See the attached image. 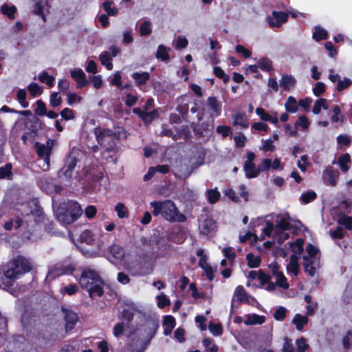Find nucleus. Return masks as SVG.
<instances>
[{
  "label": "nucleus",
  "mask_w": 352,
  "mask_h": 352,
  "mask_svg": "<svg viewBox=\"0 0 352 352\" xmlns=\"http://www.w3.org/2000/svg\"><path fill=\"white\" fill-rule=\"evenodd\" d=\"M78 283L80 287L87 290L91 298L101 297L104 294V280L98 272L90 268H85L80 274Z\"/></svg>",
  "instance_id": "1"
},
{
  "label": "nucleus",
  "mask_w": 352,
  "mask_h": 352,
  "mask_svg": "<svg viewBox=\"0 0 352 352\" xmlns=\"http://www.w3.org/2000/svg\"><path fill=\"white\" fill-rule=\"evenodd\" d=\"M80 205L75 201L67 200L60 203L56 210L57 219L65 224L76 221L82 214Z\"/></svg>",
  "instance_id": "2"
},
{
  "label": "nucleus",
  "mask_w": 352,
  "mask_h": 352,
  "mask_svg": "<svg viewBox=\"0 0 352 352\" xmlns=\"http://www.w3.org/2000/svg\"><path fill=\"white\" fill-rule=\"evenodd\" d=\"M31 270L32 265L30 261L23 256H17L8 263L4 274L11 279H17L19 275L29 272Z\"/></svg>",
  "instance_id": "3"
},
{
  "label": "nucleus",
  "mask_w": 352,
  "mask_h": 352,
  "mask_svg": "<svg viewBox=\"0 0 352 352\" xmlns=\"http://www.w3.org/2000/svg\"><path fill=\"white\" fill-rule=\"evenodd\" d=\"M162 217L170 223H183L186 221V217L181 213L175 204L169 199L164 201Z\"/></svg>",
  "instance_id": "4"
},
{
  "label": "nucleus",
  "mask_w": 352,
  "mask_h": 352,
  "mask_svg": "<svg viewBox=\"0 0 352 352\" xmlns=\"http://www.w3.org/2000/svg\"><path fill=\"white\" fill-rule=\"evenodd\" d=\"M291 16L293 19H296L299 16L302 19H306V14L299 12L296 10H287L285 12L281 11H273L272 14L267 17V22H287L289 16Z\"/></svg>",
  "instance_id": "5"
},
{
  "label": "nucleus",
  "mask_w": 352,
  "mask_h": 352,
  "mask_svg": "<svg viewBox=\"0 0 352 352\" xmlns=\"http://www.w3.org/2000/svg\"><path fill=\"white\" fill-rule=\"evenodd\" d=\"M61 311L64 315L65 321V329L66 332L72 331L76 326L79 320L78 314L70 309L61 307Z\"/></svg>",
  "instance_id": "6"
},
{
  "label": "nucleus",
  "mask_w": 352,
  "mask_h": 352,
  "mask_svg": "<svg viewBox=\"0 0 352 352\" xmlns=\"http://www.w3.org/2000/svg\"><path fill=\"white\" fill-rule=\"evenodd\" d=\"M25 126L30 132L36 135L37 133L43 129L45 124L38 118V116H34L25 120Z\"/></svg>",
  "instance_id": "7"
},
{
  "label": "nucleus",
  "mask_w": 352,
  "mask_h": 352,
  "mask_svg": "<svg viewBox=\"0 0 352 352\" xmlns=\"http://www.w3.org/2000/svg\"><path fill=\"white\" fill-rule=\"evenodd\" d=\"M339 171L334 169L332 166H328L323 173V179L325 182H327L331 186H335L337 184V180L339 177Z\"/></svg>",
  "instance_id": "8"
},
{
  "label": "nucleus",
  "mask_w": 352,
  "mask_h": 352,
  "mask_svg": "<svg viewBox=\"0 0 352 352\" xmlns=\"http://www.w3.org/2000/svg\"><path fill=\"white\" fill-rule=\"evenodd\" d=\"M94 133L96 136L97 142L100 146H102L104 138L105 137L118 138V135H117L114 131L109 129H101L100 127H96L94 129Z\"/></svg>",
  "instance_id": "9"
},
{
  "label": "nucleus",
  "mask_w": 352,
  "mask_h": 352,
  "mask_svg": "<svg viewBox=\"0 0 352 352\" xmlns=\"http://www.w3.org/2000/svg\"><path fill=\"white\" fill-rule=\"evenodd\" d=\"M77 158L74 156H69L65 162L64 166L61 168L63 175L67 178H72L73 172L76 166Z\"/></svg>",
  "instance_id": "10"
},
{
  "label": "nucleus",
  "mask_w": 352,
  "mask_h": 352,
  "mask_svg": "<svg viewBox=\"0 0 352 352\" xmlns=\"http://www.w3.org/2000/svg\"><path fill=\"white\" fill-rule=\"evenodd\" d=\"M70 74L71 77L76 82L78 88H82L88 85L89 82L82 69H77L72 70Z\"/></svg>",
  "instance_id": "11"
},
{
  "label": "nucleus",
  "mask_w": 352,
  "mask_h": 352,
  "mask_svg": "<svg viewBox=\"0 0 352 352\" xmlns=\"http://www.w3.org/2000/svg\"><path fill=\"white\" fill-rule=\"evenodd\" d=\"M280 84L284 91H289L291 89L295 87L296 80L292 75L285 74L282 76Z\"/></svg>",
  "instance_id": "12"
},
{
  "label": "nucleus",
  "mask_w": 352,
  "mask_h": 352,
  "mask_svg": "<svg viewBox=\"0 0 352 352\" xmlns=\"http://www.w3.org/2000/svg\"><path fill=\"white\" fill-rule=\"evenodd\" d=\"M79 241L88 245H94L96 242L95 235L90 230H85L79 236Z\"/></svg>",
  "instance_id": "13"
},
{
  "label": "nucleus",
  "mask_w": 352,
  "mask_h": 352,
  "mask_svg": "<svg viewBox=\"0 0 352 352\" xmlns=\"http://www.w3.org/2000/svg\"><path fill=\"white\" fill-rule=\"evenodd\" d=\"M208 107L214 112L216 116H219L221 113V103L214 96H210L207 99Z\"/></svg>",
  "instance_id": "14"
},
{
  "label": "nucleus",
  "mask_w": 352,
  "mask_h": 352,
  "mask_svg": "<svg viewBox=\"0 0 352 352\" xmlns=\"http://www.w3.org/2000/svg\"><path fill=\"white\" fill-rule=\"evenodd\" d=\"M132 78L135 80L137 86H142L146 85L150 78V74L147 72H134L132 74Z\"/></svg>",
  "instance_id": "15"
},
{
  "label": "nucleus",
  "mask_w": 352,
  "mask_h": 352,
  "mask_svg": "<svg viewBox=\"0 0 352 352\" xmlns=\"http://www.w3.org/2000/svg\"><path fill=\"white\" fill-rule=\"evenodd\" d=\"M298 257L296 254L290 256V261L287 266L288 273H292L295 276L299 273V264L298 263Z\"/></svg>",
  "instance_id": "16"
},
{
  "label": "nucleus",
  "mask_w": 352,
  "mask_h": 352,
  "mask_svg": "<svg viewBox=\"0 0 352 352\" xmlns=\"http://www.w3.org/2000/svg\"><path fill=\"white\" fill-rule=\"evenodd\" d=\"M1 13L6 16L10 20H13L15 18V14L17 11L16 8L12 5L4 3L1 6Z\"/></svg>",
  "instance_id": "17"
},
{
  "label": "nucleus",
  "mask_w": 352,
  "mask_h": 352,
  "mask_svg": "<svg viewBox=\"0 0 352 352\" xmlns=\"http://www.w3.org/2000/svg\"><path fill=\"white\" fill-rule=\"evenodd\" d=\"M340 170L346 173L349 169V164L351 163V157L349 153L342 154L338 160Z\"/></svg>",
  "instance_id": "18"
},
{
  "label": "nucleus",
  "mask_w": 352,
  "mask_h": 352,
  "mask_svg": "<svg viewBox=\"0 0 352 352\" xmlns=\"http://www.w3.org/2000/svg\"><path fill=\"white\" fill-rule=\"evenodd\" d=\"M243 169L247 178H255L259 175L258 167L256 166L254 163L244 164Z\"/></svg>",
  "instance_id": "19"
},
{
  "label": "nucleus",
  "mask_w": 352,
  "mask_h": 352,
  "mask_svg": "<svg viewBox=\"0 0 352 352\" xmlns=\"http://www.w3.org/2000/svg\"><path fill=\"white\" fill-rule=\"evenodd\" d=\"M159 327L158 322L155 320H152L151 322L148 323L146 329H144L146 333V338L152 340L155 336Z\"/></svg>",
  "instance_id": "20"
},
{
  "label": "nucleus",
  "mask_w": 352,
  "mask_h": 352,
  "mask_svg": "<svg viewBox=\"0 0 352 352\" xmlns=\"http://www.w3.org/2000/svg\"><path fill=\"white\" fill-rule=\"evenodd\" d=\"M169 50H170V48H167L166 46L161 44L157 47V52L155 54V57L157 59L161 60L162 61H167L170 59V56L168 54Z\"/></svg>",
  "instance_id": "21"
},
{
  "label": "nucleus",
  "mask_w": 352,
  "mask_h": 352,
  "mask_svg": "<svg viewBox=\"0 0 352 352\" xmlns=\"http://www.w3.org/2000/svg\"><path fill=\"white\" fill-rule=\"evenodd\" d=\"M308 322V318L306 316H301L297 314L294 316L292 323L296 326V328L298 331H301L303 327Z\"/></svg>",
  "instance_id": "22"
},
{
  "label": "nucleus",
  "mask_w": 352,
  "mask_h": 352,
  "mask_svg": "<svg viewBox=\"0 0 352 352\" xmlns=\"http://www.w3.org/2000/svg\"><path fill=\"white\" fill-rule=\"evenodd\" d=\"M99 60L100 63L104 65L107 69L111 70L113 69V65L109 52H104L101 53L99 56Z\"/></svg>",
  "instance_id": "23"
},
{
  "label": "nucleus",
  "mask_w": 352,
  "mask_h": 352,
  "mask_svg": "<svg viewBox=\"0 0 352 352\" xmlns=\"http://www.w3.org/2000/svg\"><path fill=\"white\" fill-rule=\"evenodd\" d=\"M234 295L241 303H248V295L242 285H238L234 290Z\"/></svg>",
  "instance_id": "24"
},
{
  "label": "nucleus",
  "mask_w": 352,
  "mask_h": 352,
  "mask_svg": "<svg viewBox=\"0 0 352 352\" xmlns=\"http://www.w3.org/2000/svg\"><path fill=\"white\" fill-rule=\"evenodd\" d=\"M34 147L36 148V154L39 157L46 155L47 154H51L52 146H45L43 144H40L39 142H36L34 144Z\"/></svg>",
  "instance_id": "25"
},
{
  "label": "nucleus",
  "mask_w": 352,
  "mask_h": 352,
  "mask_svg": "<svg viewBox=\"0 0 352 352\" xmlns=\"http://www.w3.org/2000/svg\"><path fill=\"white\" fill-rule=\"evenodd\" d=\"M38 80L41 82L46 84L50 87H52L55 84L54 76L50 75L46 71L42 72L38 75Z\"/></svg>",
  "instance_id": "26"
},
{
  "label": "nucleus",
  "mask_w": 352,
  "mask_h": 352,
  "mask_svg": "<svg viewBox=\"0 0 352 352\" xmlns=\"http://www.w3.org/2000/svg\"><path fill=\"white\" fill-rule=\"evenodd\" d=\"M303 260V267L305 272H308L311 277L314 276L316 274V268L314 265V261L311 260L307 256H304Z\"/></svg>",
  "instance_id": "27"
},
{
  "label": "nucleus",
  "mask_w": 352,
  "mask_h": 352,
  "mask_svg": "<svg viewBox=\"0 0 352 352\" xmlns=\"http://www.w3.org/2000/svg\"><path fill=\"white\" fill-rule=\"evenodd\" d=\"M109 252L116 259H122L124 255L123 248L118 244H113L109 248Z\"/></svg>",
  "instance_id": "28"
},
{
  "label": "nucleus",
  "mask_w": 352,
  "mask_h": 352,
  "mask_svg": "<svg viewBox=\"0 0 352 352\" xmlns=\"http://www.w3.org/2000/svg\"><path fill=\"white\" fill-rule=\"evenodd\" d=\"M246 260L248 265L250 268H256L260 266L261 258L259 256H255L253 253L250 252L246 255Z\"/></svg>",
  "instance_id": "29"
},
{
  "label": "nucleus",
  "mask_w": 352,
  "mask_h": 352,
  "mask_svg": "<svg viewBox=\"0 0 352 352\" xmlns=\"http://www.w3.org/2000/svg\"><path fill=\"white\" fill-rule=\"evenodd\" d=\"M285 108L286 111L290 113H294L297 111V102L294 96H289L286 102L285 103Z\"/></svg>",
  "instance_id": "30"
},
{
  "label": "nucleus",
  "mask_w": 352,
  "mask_h": 352,
  "mask_svg": "<svg viewBox=\"0 0 352 352\" xmlns=\"http://www.w3.org/2000/svg\"><path fill=\"white\" fill-rule=\"evenodd\" d=\"M12 165L7 163L4 166L0 167V179H10L13 175Z\"/></svg>",
  "instance_id": "31"
},
{
  "label": "nucleus",
  "mask_w": 352,
  "mask_h": 352,
  "mask_svg": "<svg viewBox=\"0 0 352 352\" xmlns=\"http://www.w3.org/2000/svg\"><path fill=\"white\" fill-rule=\"evenodd\" d=\"M265 321V316L253 314L252 316H248V318L244 321V323L245 325L262 324Z\"/></svg>",
  "instance_id": "32"
},
{
  "label": "nucleus",
  "mask_w": 352,
  "mask_h": 352,
  "mask_svg": "<svg viewBox=\"0 0 352 352\" xmlns=\"http://www.w3.org/2000/svg\"><path fill=\"white\" fill-rule=\"evenodd\" d=\"M217 228L216 222L212 219H206L203 222V230L206 234L214 231Z\"/></svg>",
  "instance_id": "33"
},
{
  "label": "nucleus",
  "mask_w": 352,
  "mask_h": 352,
  "mask_svg": "<svg viewBox=\"0 0 352 352\" xmlns=\"http://www.w3.org/2000/svg\"><path fill=\"white\" fill-rule=\"evenodd\" d=\"M62 97L58 92H52L50 96V105L53 108L59 107L62 104Z\"/></svg>",
  "instance_id": "34"
},
{
  "label": "nucleus",
  "mask_w": 352,
  "mask_h": 352,
  "mask_svg": "<svg viewBox=\"0 0 352 352\" xmlns=\"http://www.w3.org/2000/svg\"><path fill=\"white\" fill-rule=\"evenodd\" d=\"M303 244L304 240L301 238H298L294 242L290 243V247L292 252L298 254H301L304 250Z\"/></svg>",
  "instance_id": "35"
},
{
  "label": "nucleus",
  "mask_w": 352,
  "mask_h": 352,
  "mask_svg": "<svg viewBox=\"0 0 352 352\" xmlns=\"http://www.w3.org/2000/svg\"><path fill=\"white\" fill-rule=\"evenodd\" d=\"M207 196L208 202L211 204H214L219 200L221 194L217 188H214V189L208 190Z\"/></svg>",
  "instance_id": "36"
},
{
  "label": "nucleus",
  "mask_w": 352,
  "mask_h": 352,
  "mask_svg": "<svg viewBox=\"0 0 352 352\" xmlns=\"http://www.w3.org/2000/svg\"><path fill=\"white\" fill-rule=\"evenodd\" d=\"M327 109L328 106L327 105V100L325 98H320L317 100L313 107L312 112L315 115H318L321 111V108Z\"/></svg>",
  "instance_id": "37"
},
{
  "label": "nucleus",
  "mask_w": 352,
  "mask_h": 352,
  "mask_svg": "<svg viewBox=\"0 0 352 352\" xmlns=\"http://www.w3.org/2000/svg\"><path fill=\"white\" fill-rule=\"evenodd\" d=\"M258 67L264 72L273 70L272 62L268 58H262L258 62Z\"/></svg>",
  "instance_id": "38"
},
{
  "label": "nucleus",
  "mask_w": 352,
  "mask_h": 352,
  "mask_svg": "<svg viewBox=\"0 0 352 352\" xmlns=\"http://www.w3.org/2000/svg\"><path fill=\"white\" fill-rule=\"evenodd\" d=\"M115 210L120 219L126 218L129 217V210L123 203H118L115 206Z\"/></svg>",
  "instance_id": "39"
},
{
  "label": "nucleus",
  "mask_w": 352,
  "mask_h": 352,
  "mask_svg": "<svg viewBox=\"0 0 352 352\" xmlns=\"http://www.w3.org/2000/svg\"><path fill=\"white\" fill-rule=\"evenodd\" d=\"M28 90L32 97H36L42 94L43 89L36 82H32L28 86Z\"/></svg>",
  "instance_id": "40"
},
{
  "label": "nucleus",
  "mask_w": 352,
  "mask_h": 352,
  "mask_svg": "<svg viewBox=\"0 0 352 352\" xmlns=\"http://www.w3.org/2000/svg\"><path fill=\"white\" fill-rule=\"evenodd\" d=\"M16 279H11L9 277H7L3 274V276L0 278V288H2L6 291H10L12 289L13 287V281Z\"/></svg>",
  "instance_id": "41"
},
{
  "label": "nucleus",
  "mask_w": 352,
  "mask_h": 352,
  "mask_svg": "<svg viewBox=\"0 0 352 352\" xmlns=\"http://www.w3.org/2000/svg\"><path fill=\"white\" fill-rule=\"evenodd\" d=\"M79 291L78 286L75 284H69L67 286H65L60 289V293L63 294H67L69 296H72L76 294Z\"/></svg>",
  "instance_id": "42"
},
{
  "label": "nucleus",
  "mask_w": 352,
  "mask_h": 352,
  "mask_svg": "<svg viewBox=\"0 0 352 352\" xmlns=\"http://www.w3.org/2000/svg\"><path fill=\"white\" fill-rule=\"evenodd\" d=\"M234 125H240L243 128H247L248 126V122L245 116L241 113H236L234 117Z\"/></svg>",
  "instance_id": "43"
},
{
  "label": "nucleus",
  "mask_w": 352,
  "mask_h": 352,
  "mask_svg": "<svg viewBox=\"0 0 352 352\" xmlns=\"http://www.w3.org/2000/svg\"><path fill=\"white\" fill-rule=\"evenodd\" d=\"M27 93L23 89H20L16 93V98L22 107L26 108L29 105V102L26 100Z\"/></svg>",
  "instance_id": "44"
},
{
  "label": "nucleus",
  "mask_w": 352,
  "mask_h": 352,
  "mask_svg": "<svg viewBox=\"0 0 352 352\" xmlns=\"http://www.w3.org/2000/svg\"><path fill=\"white\" fill-rule=\"evenodd\" d=\"M213 73L217 78L221 79L224 83H226L230 80L229 75L226 74L220 67H214Z\"/></svg>",
  "instance_id": "45"
},
{
  "label": "nucleus",
  "mask_w": 352,
  "mask_h": 352,
  "mask_svg": "<svg viewBox=\"0 0 352 352\" xmlns=\"http://www.w3.org/2000/svg\"><path fill=\"white\" fill-rule=\"evenodd\" d=\"M36 109L34 110V116H43L47 113V108L45 103L42 100H38L36 102Z\"/></svg>",
  "instance_id": "46"
},
{
  "label": "nucleus",
  "mask_w": 352,
  "mask_h": 352,
  "mask_svg": "<svg viewBox=\"0 0 352 352\" xmlns=\"http://www.w3.org/2000/svg\"><path fill=\"white\" fill-rule=\"evenodd\" d=\"M296 350L298 352H305L309 349V344L304 337H301L296 340Z\"/></svg>",
  "instance_id": "47"
},
{
  "label": "nucleus",
  "mask_w": 352,
  "mask_h": 352,
  "mask_svg": "<svg viewBox=\"0 0 352 352\" xmlns=\"http://www.w3.org/2000/svg\"><path fill=\"white\" fill-rule=\"evenodd\" d=\"M287 309L284 307H279L274 313V318L277 321H283L286 317Z\"/></svg>",
  "instance_id": "48"
},
{
  "label": "nucleus",
  "mask_w": 352,
  "mask_h": 352,
  "mask_svg": "<svg viewBox=\"0 0 352 352\" xmlns=\"http://www.w3.org/2000/svg\"><path fill=\"white\" fill-rule=\"evenodd\" d=\"M341 110L338 105L333 107V115L331 116V120L333 122H343L344 119L342 116L340 115Z\"/></svg>",
  "instance_id": "49"
},
{
  "label": "nucleus",
  "mask_w": 352,
  "mask_h": 352,
  "mask_svg": "<svg viewBox=\"0 0 352 352\" xmlns=\"http://www.w3.org/2000/svg\"><path fill=\"white\" fill-rule=\"evenodd\" d=\"M327 37V32L324 29L316 28V31L313 34V38L317 41L326 39Z\"/></svg>",
  "instance_id": "50"
},
{
  "label": "nucleus",
  "mask_w": 352,
  "mask_h": 352,
  "mask_svg": "<svg viewBox=\"0 0 352 352\" xmlns=\"http://www.w3.org/2000/svg\"><path fill=\"white\" fill-rule=\"evenodd\" d=\"M351 85L352 80L349 78H344L343 80L340 79L338 80L336 89L340 92L349 87Z\"/></svg>",
  "instance_id": "51"
},
{
  "label": "nucleus",
  "mask_w": 352,
  "mask_h": 352,
  "mask_svg": "<svg viewBox=\"0 0 352 352\" xmlns=\"http://www.w3.org/2000/svg\"><path fill=\"white\" fill-rule=\"evenodd\" d=\"M317 195L314 191H308L301 195V201L304 204H309L316 199Z\"/></svg>",
  "instance_id": "52"
},
{
  "label": "nucleus",
  "mask_w": 352,
  "mask_h": 352,
  "mask_svg": "<svg viewBox=\"0 0 352 352\" xmlns=\"http://www.w3.org/2000/svg\"><path fill=\"white\" fill-rule=\"evenodd\" d=\"M60 115L62 118L61 120H71L74 119V118H75L74 111L68 107L64 108L60 112Z\"/></svg>",
  "instance_id": "53"
},
{
  "label": "nucleus",
  "mask_w": 352,
  "mask_h": 352,
  "mask_svg": "<svg viewBox=\"0 0 352 352\" xmlns=\"http://www.w3.org/2000/svg\"><path fill=\"white\" fill-rule=\"evenodd\" d=\"M338 223L344 226L346 229L351 230L352 229V217L344 214L338 219Z\"/></svg>",
  "instance_id": "54"
},
{
  "label": "nucleus",
  "mask_w": 352,
  "mask_h": 352,
  "mask_svg": "<svg viewBox=\"0 0 352 352\" xmlns=\"http://www.w3.org/2000/svg\"><path fill=\"white\" fill-rule=\"evenodd\" d=\"M272 166V160L269 158L262 160L261 164L258 165V174L261 172L268 171Z\"/></svg>",
  "instance_id": "55"
},
{
  "label": "nucleus",
  "mask_w": 352,
  "mask_h": 352,
  "mask_svg": "<svg viewBox=\"0 0 352 352\" xmlns=\"http://www.w3.org/2000/svg\"><path fill=\"white\" fill-rule=\"evenodd\" d=\"M151 204L153 208V214L154 216H158L160 214L163 216L164 201H153Z\"/></svg>",
  "instance_id": "56"
},
{
  "label": "nucleus",
  "mask_w": 352,
  "mask_h": 352,
  "mask_svg": "<svg viewBox=\"0 0 352 352\" xmlns=\"http://www.w3.org/2000/svg\"><path fill=\"white\" fill-rule=\"evenodd\" d=\"M157 117L158 112L156 109H154L150 112L145 111L142 121L144 123H151Z\"/></svg>",
  "instance_id": "57"
},
{
  "label": "nucleus",
  "mask_w": 352,
  "mask_h": 352,
  "mask_svg": "<svg viewBox=\"0 0 352 352\" xmlns=\"http://www.w3.org/2000/svg\"><path fill=\"white\" fill-rule=\"evenodd\" d=\"M276 278V285L278 287H280L284 289H287L289 287V285L287 283V279L283 273H282L280 275L278 276Z\"/></svg>",
  "instance_id": "58"
},
{
  "label": "nucleus",
  "mask_w": 352,
  "mask_h": 352,
  "mask_svg": "<svg viewBox=\"0 0 352 352\" xmlns=\"http://www.w3.org/2000/svg\"><path fill=\"white\" fill-rule=\"evenodd\" d=\"M217 133L221 134L223 138H227L232 134V129L228 126L219 125L216 129Z\"/></svg>",
  "instance_id": "59"
},
{
  "label": "nucleus",
  "mask_w": 352,
  "mask_h": 352,
  "mask_svg": "<svg viewBox=\"0 0 352 352\" xmlns=\"http://www.w3.org/2000/svg\"><path fill=\"white\" fill-rule=\"evenodd\" d=\"M202 343L204 346L209 350L210 352H217L218 351V346L217 344H212V340L210 338H205L202 340Z\"/></svg>",
  "instance_id": "60"
},
{
  "label": "nucleus",
  "mask_w": 352,
  "mask_h": 352,
  "mask_svg": "<svg viewBox=\"0 0 352 352\" xmlns=\"http://www.w3.org/2000/svg\"><path fill=\"white\" fill-rule=\"evenodd\" d=\"M325 89L326 86L324 83L322 82H318L315 85V87L313 88V93L314 96L319 97L325 91Z\"/></svg>",
  "instance_id": "61"
},
{
  "label": "nucleus",
  "mask_w": 352,
  "mask_h": 352,
  "mask_svg": "<svg viewBox=\"0 0 352 352\" xmlns=\"http://www.w3.org/2000/svg\"><path fill=\"white\" fill-rule=\"evenodd\" d=\"M209 329L214 336H221L223 333V327L220 323L209 324Z\"/></svg>",
  "instance_id": "62"
},
{
  "label": "nucleus",
  "mask_w": 352,
  "mask_h": 352,
  "mask_svg": "<svg viewBox=\"0 0 352 352\" xmlns=\"http://www.w3.org/2000/svg\"><path fill=\"white\" fill-rule=\"evenodd\" d=\"M157 306L159 308H164L170 304L169 298L164 294L157 296Z\"/></svg>",
  "instance_id": "63"
},
{
  "label": "nucleus",
  "mask_w": 352,
  "mask_h": 352,
  "mask_svg": "<svg viewBox=\"0 0 352 352\" xmlns=\"http://www.w3.org/2000/svg\"><path fill=\"white\" fill-rule=\"evenodd\" d=\"M282 352H294V347L292 344V341L288 337H285L284 338Z\"/></svg>",
  "instance_id": "64"
}]
</instances>
